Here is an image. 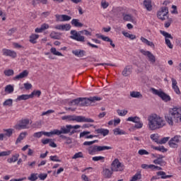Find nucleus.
Returning a JSON list of instances; mask_svg holds the SVG:
<instances>
[{
    "instance_id": "obj_1",
    "label": "nucleus",
    "mask_w": 181,
    "mask_h": 181,
    "mask_svg": "<svg viewBox=\"0 0 181 181\" xmlns=\"http://www.w3.org/2000/svg\"><path fill=\"white\" fill-rule=\"evenodd\" d=\"M81 128V126L76 124L73 126L71 124L62 126L61 127L60 130L59 129H54L52 132H42V135H45V136H52V135H62V134H69V135H73L77 132L76 129H78Z\"/></svg>"
},
{
    "instance_id": "obj_2",
    "label": "nucleus",
    "mask_w": 181,
    "mask_h": 181,
    "mask_svg": "<svg viewBox=\"0 0 181 181\" xmlns=\"http://www.w3.org/2000/svg\"><path fill=\"white\" fill-rule=\"evenodd\" d=\"M165 118L170 127H173L175 124H181V109L179 107L170 108Z\"/></svg>"
},
{
    "instance_id": "obj_3",
    "label": "nucleus",
    "mask_w": 181,
    "mask_h": 181,
    "mask_svg": "<svg viewBox=\"0 0 181 181\" xmlns=\"http://www.w3.org/2000/svg\"><path fill=\"white\" fill-rule=\"evenodd\" d=\"M148 125L150 131H156V129H160L166 125V122L163 117L158 115H152L148 117Z\"/></svg>"
},
{
    "instance_id": "obj_4",
    "label": "nucleus",
    "mask_w": 181,
    "mask_h": 181,
    "mask_svg": "<svg viewBox=\"0 0 181 181\" xmlns=\"http://www.w3.org/2000/svg\"><path fill=\"white\" fill-rule=\"evenodd\" d=\"M71 35L70 36L71 39H73L74 40H76L77 42H86V37L81 35H85L86 36H91V33L87 30H83L79 32L72 30H71Z\"/></svg>"
},
{
    "instance_id": "obj_5",
    "label": "nucleus",
    "mask_w": 181,
    "mask_h": 181,
    "mask_svg": "<svg viewBox=\"0 0 181 181\" xmlns=\"http://www.w3.org/2000/svg\"><path fill=\"white\" fill-rule=\"evenodd\" d=\"M62 119L66 121H76V122H94V119L84 116L66 115L63 116Z\"/></svg>"
},
{
    "instance_id": "obj_6",
    "label": "nucleus",
    "mask_w": 181,
    "mask_h": 181,
    "mask_svg": "<svg viewBox=\"0 0 181 181\" xmlns=\"http://www.w3.org/2000/svg\"><path fill=\"white\" fill-rule=\"evenodd\" d=\"M112 149L111 146H92L88 148L89 155H94L95 152H101V151H108Z\"/></svg>"
},
{
    "instance_id": "obj_7",
    "label": "nucleus",
    "mask_w": 181,
    "mask_h": 181,
    "mask_svg": "<svg viewBox=\"0 0 181 181\" xmlns=\"http://www.w3.org/2000/svg\"><path fill=\"white\" fill-rule=\"evenodd\" d=\"M96 101H101V98L98 96L88 98H81V107H88L92 103H96Z\"/></svg>"
},
{
    "instance_id": "obj_8",
    "label": "nucleus",
    "mask_w": 181,
    "mask_h": 181,
    "mask_svg": "<svg viewBox=\"0 0 181 181\" xmlns=\"http://www.w3.org/2000/svg\"><path fill=\"white\" fill-rule=\"evenodd\" d=\"M151 90L153 94H155V95H158L163 101H165V103L170 101V96L165 93L163 91L156 89L155 88H151Z\"/></svg>"
},
{
    "instance_id": "obj_9",
    "label": "nucleus",
    "mask_w": 181,
    "mask_h": 181,
    "mask_svg": "<svg viewBox=\"0 0 181 181\" xmlns=\"http://www.w3.org/2000/svg\"><path fill=\"white\" fill-rule=\"evenodd\" d=\"M124 165L119 162V160L117 158L115 159L111 164V170L112 172H122L124 170Z\"/></svg>"
},
{
    "instance_id": "obj_10",
    "label": "nucleus",
    "mask_w": 181,
    "mask_h": 181,
    "mask_svg": "<svg viewBox=\"0 0 181 181\" xmlns=\"http://www.w3.org/2000/svg\"><path fill=\"white\" fill-rule=\"evenodd\" d=\"M168 13H169V8L168 7H162L157 13V18L160 21H165L168 18Z\"/></svg>"
},
{
    "instance_id": "obj_11",
    "label": "nucleus",
    "mask_w": 181,
    "mask_h": 181,
    "mask_svg": "<svg viewBox=\"0 0 181 181\" xmlns=\"http://www.w3.org/2000/svg\"><path fill=\"white\" fill-rule=\"evenodd\" d=\"M161 35L165 37V44L170 49H173V45L170 42L171 39L173 40V37H172V35H170L169 33H167L166 31L160 30V31Z\"/></svg>"
},
{
    "instance_id": "obj_12",
    "label": "nucleus",
    "mask_w": 181,
    "mask_h": 181,
    "mask_svg": "<svg viewBox=\"0 0 181 181\" xmlns=\"http://www.w3.org/2000/svg\"><path fill=\"white\" fill-rule=\"evenodd\" d=\"M140 52L144 54V56H146L148 57V61L152 63V64H154V63H156V57L152 52L149 51H146L144 49H140Z\"/></svg>"
},
{
    "instance_id": "obj_13",
    "label": "nucleus",
    "mask_w": 181,
    "mask_h": 181,
    "mask_svg": "<svg viewBox=\"0 0 181 181\" xmlns=\"http://www.w3.org/2000/svg\"><path fill=\"white\" fill-rule=\"evenodd\" d=\"M180 139H181L180 136H174L168 142L169 146L171 148H177V144H179V142H180Z\"/></svg>"
},
{
    "instance_id": "obj_14",
    "label": "nucleus",
    "mask_w": 181,
    "mask_h": 181,
    "mask_svg": "<svg viewBox=\"0 0 181 181\" xmlns=\"http://www.w3.org/2000/svg\"><path fill=\"white\" fill-rule=\"evenodd\" d=\"M156 158V159L153 160V163H155V165H160V166H165L166 165V161L163 160L165 156L162 155H157Z\"/></svg>"
},
{
    "instance_id": "obj_15",
    "label": "nucleus",
    "mask_w": 181,
    "mask_h": 181,
    "mask_svg": "<svg viewBox=\"0 0 181 181\" xmlns=\"http://www.w3.org/2000/svg\"><path fill=\"white\" fill-rule=\"evenodd\" d=\"M122 74L124 76V77H128L131 76V74H132V66L131 65L126 66L123 69Z\"/></svg>"
},
{
    "instance_id": "obj_16",
    "label": "nucleus",
    "mask_w": 181,
    "mask_h": 181,
    "mask_svg": "<svg viewBox=\"0 0 181 181\" xmlns=\"http://www.w3.org/2000/svg\"><path fill=\"white\" fill-rule=\"evenodd\" d=\"M171 81H172V88L174 90L175 93H176V94H180V89H179V86H177V81L172 78Z\"/></svg>"
},
{
    "instance_id": "obj_17",
    "label": "nucleus",
    "mask_w": 181,
    "mask_h": 181,
    "mask_svg": "<svg viewBox=\"0 0 181 181\" xmlns=\"http://www.w3.org/2000/svg\"><path fill=\"white\" fill-rule=\"evenodd\" d=\"M2 53L4 56H10V57H16V52L11 49H3Z\"/></svg>"
},
{
    "instance_id": "obj_18",
    "label": "nucleus",
    "mask_w": 181,
    "mask_h": 181,
    "mask_svg": "<svg viewBox=\"0 0 181 181\" xmlns=\"http://www.w3.org/2000/svg\"><path fill=\"white\" fill-rule=\"evenodd\" d=\"M55 29L58 30H70L71 29V25L70 24H64V25H57L55 27Z\"/></svg>"
},
{
    "instance_id": "obj_19",
    "label": "nucleus",
    "mask_w": 181,
    "mask_h": 181,
    "mask_svg": "<svg viewBox=\"0 0 181 181\" xmlns=\"http://www.w3.org/2000/svg\"><path fill=\"white\" fill-rule=\"evenodd\" d=\"M72 53L74 56H76V57H84V56H86V51L83 49H74L72 50Z\"/></svg>"
},
{
    "instance_id": "obj_20",
    "label": "nucleus",
    "mask_w": 181,
    "mask_h": 181,
    "mask_svg": "<svg viewBox=\"0 0 181 181\" xmlns=\"http://www.w3.org/2000/svg\"><path fill=\"white\" fill-rule=\"evenodd\" d=\"M112 170H110L108 168H105L103 170V176L107 178H110L112 176Z\"/></svg>"
},
{
    "instance_id": "obj_21",
    "label": "nucleus",
    "mask_w": 181,
    "mask_h": 181,
    "mask_svg": "<svg viewBox=\"0 0 181 181\" xmlns=\"http://www.w3.org/2000/svg\"><path fill=\"white\" fill-rule=\"evenodd\" d=\"M140 40L143 43H144L145 45H147V46H150V47H155V44H153V42L148 40L146 38L141 37Z\"/></svg>"
},
{
    "instance_id": "obj_22",
    "label": "nucleus",
    "mask_w": 181,
    "mask_h": 181,
    "mask_svg": "<svg viewBox=\"0 0 181 181\" xmlns=\"http://www.w3.org/2000/svg\"><path fill=\"white\" fill-rule=\"evenodd\" d=\"M144 5L147 11H152V1L151 0H144Z\"/></svg>"
},
{
    "instance_id": "obj_23",
    "label": "nucleus",
    "mask_w": 181,
    "mask_h": 181,
    "mask_svg": "<svg viewBox=\"0 0 181 181\" xmlns=\"http://www.w3.org/2000/svg\"><path fill=\"white\" fill-rule=\"evenodd\" d=\"M95 132L98 134H101V135H103V136H106V135H108V134H110V130L106 129H98L95 130Z\"/></svg>"
},
{
    "instance_id": "obj_24",
    "label": "nucleus",
    "mask_w": 181,
    "mask_h": 181,
    "mask_svg": "<svg viewBox=\"0 0 181 181\" xmlns=\"http://www.w3.org/2000/svg\"><path fill=\"white\" fill-rule=\"evenodd\" d=\"M130 97H132V98H142V94L138 91H132Z\"/></svg>"
},
{
    "instance_id": "obj_25",
    "label": "nucleus",
    "mask_w": 181,
    "mask_h": 181,
    "mask_svg": "<svg viewBox=\"0 0 181 181\" xmlns=\"http://www.w3.org/2000/svg\"><path fill=\"white\" fill-rule=\"evenodd\" d=\"M71 25H73V26H75L76 28H83V23L79 22L78 19H73L71 21Z\"/></svg>"
},
{
    "instance_id": "obj_26",
    "label": "nucleus",
    "mask_w": 181,
    "mask_h": 181,
    "mask_svg": "<svg viewBox=\"0 0 181 181\" xmlns=\"http://www.w3.org/2000/svg\"><path fill=\"white\" fill-rule=\"evenodd\" d=\"M114 135H125L127 132L125 131L119 129V128H116L113 130Z\"/></svg>"
},
{
    "instance_id": "obj_27",
    "label": "nucleus",
    "mask_w": 181,
    "mask_h": 181,
    "mask_svg": "<svg viewBox=\"0 0 181 181\" xmlns=\"http://www.w3.org/2000/svg\"><path fill=\"white\" fill-rule=\"evenodd\" d=\"M5 134H4V136H12V134H13V129H6L3 130Z\"/></svg>"
},
{
    "instance_id": "obj_28",
    "label": "nucleus",
    "mask_w": 181,
    "mask_h": 181,
    "mask_svg": "<svg viewBox=\"0 0 181 181\" xmlns=\"http://www.w3.org/2000/svg\"><path fill=\"white\" fill-rule=\"evenodd\" d=\"M141 179H142V175L141 174V172H138L132 177L130 181L141 180Z\"/></svg>"
},
{
    "instance_id": "obj_29",
    "label": "nucleus",
    "mask_w": 181,
    "mask_h": 181,
    "mask_svg": "<svg viewBox=\"0 0 181 181\" xmlns=\"http://www.w3.org/2000/svg\"><path fill=\"white\" fill-rule=\"evenodd\" d=\"M81 98H78L73 100L70 103V105H79V107H81Z\"/></svg>"
},
{
    "instance_id": "obj_30",
    "label": "nucleus",
    "mask_w": 181,
    "mask_h": 181,
    "mask_svg": "<svg viewBox=\"0 0 181 181\" xmlns=\"http://www.w3.org/2000/svg\"><path fill=\"white\" fill-rule=\"evenodd\" d=\"M49 36L52 39H55V40H59V39H60V33H56L54 31H52L50 33Z\"/></svg>"
},
{
    "instance_id": "obj_31",
    "label": "nucleus",
    "mask_w": 181,
    "mask_h": 181,
    "mask_svg": "<svg viewBox=\"0 0 181 181\" xmlns=\"http://www.w3.org/2000/svg\"><path fill=\"white\" fill-rule=\"evenodd\" d=\"M4 91L5 93H8V94H12L13 93V86L12 85H7Z\"/></svg>"
},
{
    "instance_id": "obj_32",
    "label": "nucleus",
    "mask_w": 181,
    "mask_h": 181,
    "mask_svg": "<svg viewBox=\"0 0 181 181\" xmlns=\"http://www.w3.org/2000/svg\"><path fill=\"white\" fill-rule=\"evenodd\" d=\"M50 52L54 56H62V57L64 56V55H63V54H62V52L57 51L55 47H52L50 49Z\"/></svg>"
},
{
    "instance_id": "obj_33",
    "label": "nucleus",
    "mask_w": 181,
    "mask_h": 181,
    "mask_svg": "<svg viewBox=\"0 0 181 181\" xmlns=\"http://www.w3.org/2000/svg\"><path fill=\"white\" fill-rule=\"evenodd\" d=\"M122 35L125 36V37H129V39H131V40H134V39H136V36L132 34H129V33H127L125 31L122 32Z\"/></svg>"
},
{
    "instance_id": "obj_34",
    "label": "nucleus",
    "mask_w": 181,
    "mask_h": 181,
    "mask_svg": "<svg viewBox=\"0 0 181 181\" xmlns=\"http://www.w3.org/2000/svg\"><path fill=\"white\" fill-rule=\"evenodd\" d=\"M32 122H29V119L23 120V129H29L30 128Z\"/></svg>"
},
{
    "instance_id": "obj_35",
    "label": "nucleus",
    "mask_w": 181,
    "mask_h": 181,
    "mask_svg": "<svg viewBox=\"0 0 181 181\" xmlns=\"http://www.w3.org/2000/svg\"><path fill=\"white\" fill-rule=\"evenodd\" d=\"M13 103V100L12 99H7L4 102L3 105L4 107H12Z\"/></svg>"
},
{
    "instance_id": "obj_36",
    "label": "nucleus",
    "mask_w": 181,
    "mask_h": 181,
    "mask_svg": "<svg viewBox=\"0 0 181 181\" xmlns=\"http://www.w3.org/2000/svg\"><path fill=\"white\" fill-rule=\"evenodd\" d=\"M158 176H161V179H168V177H172V175H166V173L163 171H159L157 173Z\"/></svg>"
},
{
    "instance_id": "obj_37",
    "label": "nucleus",
    "mask_w": 181,
    "mask_h": 181,
    "mask_svg": "<svg viewBox=\"0 0 181 181\" xmlns=\"http://www.w3.org/2000/svg\"><path fill=\"white\" fill-rule=\"evenodd\" d=\"M39 38V35H36V34H33L30 35V43H36V39Z\"/></svg>"
},
{
    "instance_id": "obj_38",
    "label": "nucleus",
    "mask_w": 181,
    "mask_h": 181,
    "mask_svg": "<svg viewBox=\"0 0 181 181\" xmlns=\"http://www.w3.org/2000/svg\"><path fill=\"white\" fill-rule=\"evenodd\" d=\"M151 139H152V141H154V142H156V144H159V135L158 134H151L150 136Z\"/></svg>"
},
{
    "instance_id": "obj_39",
    "label": "nucleus",
    "mask_w": 181,
    "mask_h": 181,
    "mask_svg": "<svg viewBox=\"0 0 181 181\" xmlns=\"http://www.w3.org/2000/svg\"><path fill=\"white\" fill-rule=\"evenodd\" d=\"M39 176H37V173H33L30 177H28V180L30 181H36L37 180Z\"/></svg>"
},
{
    "instance_id": "obj_40",
    "label": "nucleus",
    "mask_w": 181,
    "mask_h": 181,
    "mask_svg": "<svg viewBox=\"0 0 181 181\" xmlns=\"http://www.w3.org/2000/svg\"><path fill=\"white\" fill-rule=\"evenodd\" d=\"M4 73L7 77H11V76H13L14 71L13 69H6Z\"/></svg>"
},
{
    "instance_id": "obj_41",
    "label": "nucleus",
    "mask_w": 181,
    "mask_h": 181,
    "mask_svg": "<svg viewBox=\"0 0 181 181\" xmlns=\"http://www.w3.org/2000/svg\"><path fill=\"white\" fill-rule=\"evenodd\" d=\"M100 6L103 8V9H107V8L108 6H110V3H108L107 1L105 0H102L100 2Z\"/></svg>"
},
{
    "instance_id": "obj_42",
    "label": "nucleus",
    "mask_w": 181,
    "mask_h": 181,
    "mask_svg": "<svg viewBox=\"0 0 181 181\" xmlns=\"http://www.w3.org/2000/svg\"><path fill=\"white\" fill-rule=\"evenodd\" d=\"M139 117H129L127 121H130L132 122H135V124H136V122H139Z\"/></svg>"
},
{
    "instance_id": "obj_43",
    "label": "nucleus",
    "mask_w": 181,
    "mask_h": 181,
    "mask_svg": "<svg viewBox=\"0 0 181 181\" xmlns=\"http://www.w3.org/2000/svg\"><path fill=\"white\" fill-rule=\"evenodd\" d=\"M117 112L120 117H125L128 114V110H117Z\"/></svg>"
},
{
    "instance_id": "obj_44",
    "label": "nucleus",
    "mask_w": 181,
    "mask_h": 181,
    "mask_svg": "<svg viewBox=\"0 0 181 181\" xmlns=\"http://www.w3.org/2000/svg\"><path fill=\"white\" fill-rule=\"evenodd\" d=\"M96 36L99 39H102V40H104L105 42H110L111 41V39H110V37H105L104 35H100L98 34H97Z\"/></svg>"
},
{
    "instance_id": "obj_45",
    "label": "nucleus",
    "mask_w": 181,
    "mask_h": 181,
    "mask_svg": "<svg viewBox=\"0 0 181 181\" xmlns=\"http://www.w3.org/2000/svg\"><path fill=\"white\" fill-rule=\"evenodd\" d=\"M18 154L13 156L12 158H10L7 160V161L8 162V163H12L13 162H16V160H18Z\"/></svg>"
},
{
    "instance_id": "obj_46",
    "label": "nucleus",
    "mask_w": 181,
    "mask_h": 181,
    "mask_svg": "<svg viewBox=\"0 0 181 181\" xmlns=\"http://www.w3.org/2000/svg\"><path fill=\"white\" fill-rule=\"evenodd\" d=\"M156 151H159L160 152H168V149L165 148L163 146L153 147Z\"/></svg>"
},
{
    "instance_id": "obj_47",
    "label": "nucleus",
    "mask_w": 181,
    "mask_h": 181,
    "mask_svg": "<svg viewBox=\"0 0 181 181\" xmlns=\"http://www.w3.org/2000/svg\"><path fill=\"white\" fill-rule=\"evenodd\" d=\"M105 158L103 156H95L93 157L92 160L94 162H98V160H101L102 162H104Z\"/></svg>"
},
{
    "instance_id": "obj_48",
    "label": "nucleus",
    "mask_w": 181,
    "mask_h": 181,
    "mask_svg": "<svg viewBox=\"0 0 181 181\" xmlns=\"http://www.w3.org/2000/svg\"><path fill=\"white\" fill-rule=\"evenodd\" d=\"M50 160L52 162H62L60 159H59V156H51L49 157Z\"/></svg>"
},
{
    "instance_id": "obj_49",
    "label": "nucleus",
    "mask_w": 181,
    "mask_h": 181,
    "mask_svg": "<svg viewBox=\"0 0 181 181\" xmlns=\"http://www.w3.org/2000/svg\"><path fill=\"white\" fill-rule=\"evenodd\" d=\"M22 141H23V133H21L20 135L18 136L16 141V145H18V144H21Z\"/></svg>"
},
{
    "instance_id": "obj_50",
    "label": "nucleus",
    "mask_w": 181,
    "mask_h": 181,
    "mask_svg": "<svg viewBox=\"0 0 181 181\" xmlns=\"http://www.w3.org/2000/svg\"><path fill=\"white\" fill-rule=\"evenodd\" d=\"M84 156L83 155L82 152H78L74 154V156L72 157V159H78V158H83Z\"/></svg>"
},
{
    "instance_id": "obj_51",
    "label": "nucleus",
    "mask_w": 181,
    "mask_h": 181,
    "mask_svg": "<svg viewBox=\"0 0 181 181\" xmlns=\"http://www.w3.org/2000/svg\"><path fill=\"white\" fill-rule=\"evenodd\" d=\"M95 142H98V140H94V141H85L83 143V145L85 146H91V145H93V144H95Z\"/></svg>"
},
{
    "instance_id": "obj_52",
    "label": "nucleus",
    "mask_w": 181,
    "mask_h": 181,
    "mask_svg": "<svg viewBox=\"0 0 181 181\" xmlns=\"http://www.w3.org/2000/svg\"><path fill=\"white\" fill-rule=\"evenodd\" d=\"M42 94V92L40 90H34L31 93V97H35V95H37L38 97H40V95Z\"/></svg>"
},
{
    "instance_id": "obj_53",
    "label": "nucleus",
    "mask_w": 181,
    "mask_h": 181,
    "mask_svg": "<svg viewBox=\"0 0 181 181\" xmlns=\"http://www.w3.org/2000/svg\"><path fill=\"white\" fill-rule=\"evenodd\" d=\"M14 128L16 129H18V131L21 130V129H23V122L21 121V123H18V124H16Z\"/></svg>"
},
{
    "instance_id": "obj_54",
    "label": "nucleus",
    "mask_w": 181,
    "mask_h": 181,
    "mask_svg": "<svg viewBox=\"0 0 181 181\" xmlns=\"http://www.w3.org/2000/svg\"><path fill=\"white\" fill-rule=\"evenodd\" d=\"M21 78H23V72H21L19 75L13 77V80H14V81H18V80H21Z\"/></svg>"
},
{
    "instance_id": "obj_55",
    "label": "nucleus",
    "mask_w": 181,
    "mask_h": 181,
    "mask_svg": "<svg viewBox=\"0 0 181 181\" xmlns=\"http://www.w3.org/2000/svg\"><path fill=\"white\" fill-rule=\"evenodd\" d=\"M71 19L70 16L62 15V22H67Z\"/></svg>"
},
{
    "instance_id": "obj_56",
    "label": "nucleus",
    "mask_w": 181,
    "mask_h": 181,
    "mask_svg": "<svg viewBox=\"0 0 181 181\" xmlns=\"http://www.w3.org/2000/svg\"><path fill=\"white\" fill-rule=\"evenodd\" d=\"M124 21H127L128 22L132 21V16L129 14H127L123 18Z\"/></svg>"
},
{
    "instance_id": "obj_57",
    "label": "nucleus",
    "mask_w": 181,
    "mask_h": 181,
    "mask_svg": "<svg viewBox=\"0 0 181 181\" xmlns=\"http://www.w3.org/2000/svg\"><path fill=\"white\" fill-rule=\"evenodd\" d=\"M168 141H169V137H164L158 141V144L162 145V144H166V142H168Z\"/></svg>"
},
{
    "instance_id": "obj_58",
    "label": "nucleus",
    "mask_w": 181,
    "mask_h": 181,
    "mask_svg": "<svg viewBox=\"0 0 181 181\" xmlns=\"http://www.w3.org/2000/svg\"><path fill=\"white\" fill-rule=\"evenodd\" d=\"M139 155H149V152H148L145 149H141L139 151Z\"/></svg>"
},
{
    "instance_id": "obj_59",
    "label": "nucleus",
    "mask_w": 181,
    "mask_h": 181,
    "mask_svg": "<svg viewBox=\"0 0 181 181\" xmlns=\"http://www.w3.org/2000/svg\"><path fill=\"white\" fill-rule=\"evenodd\" d=\"M134 127L135 128H137L138 129H139L140 128H142V127H144V124L141 122V119H140L138 122L135 124Z\"/></svg>"
},
{
    "instance_id": "obj_60",
    "label": "nucleus",
    "mask_w": 181,
    "mask_h": 181,
    "mask_svg": "<svg viewBox=\"0 0 181 181\" xmlns=\"http://www.w3.org/2000/svg\"><path fill=\"white\" fill-rule=\"evenodd\" d=\"M43 135V132H36L33 134L34 138H41Z\"/></svg>"
},
{
    "instance_id": "obj_61",
    "label": "nucleus",
    "mask_w": 181,
    "mask_h": 181,
    "mask_svg": "<svg viewBox=\"0 0 181 181\" xmlns=\"http://www.w3.org/2000/svg\"><path fill=\"white\" fill-rule=\"evenodd\" d=\"M173 22L172 18H168V21L165 23V28H169Z\"/></svg>"
},
{
    "instance_id": "obj_62",
    "label": "nucleus",
    "mask_w": 181,
    "mask_h": 181,
    "mask_svg": "<svg viewBox=\"0 0 181 181\" xmlns=\"http://www.w3.org/2000/svg\"><path fill=\"white\" fill-rule=\"evenodd\" d=\"M16 32V28H11L7 32V35L8 36H11V35H13Z\"/></svg>"
},
{
    "instance_id": "obj_63",
    "label": "nucleus",
    "mask_w": 181,
    "mask_h": 181,
    "mask_svg": "<svg viewBox=\"0 0 181 181\" xmlns=\"http://www.w3.org/2000/svg\"><path fill=\"white\" fill-rule=\"evenodd\" d=\"M24 88L25 90H30V88H32V85L29 83H24Z\"/></svg>"
},
{
    "instance_id": "obj_64",
    "label": "nucleus",
    "mask_w": 181,
    "mask_h": 181,
    "mask_svg": "<svg viewBox=\"0 0 181 181\" xmlns=\"http://www.w3.org/2000/svg\"><path fill=\"white\" fill-rule=\"evenodd\" d=\"M8 155H11V151H2L0 153V157L1 156H8Z\"/></svg>"
}]
</instances>
